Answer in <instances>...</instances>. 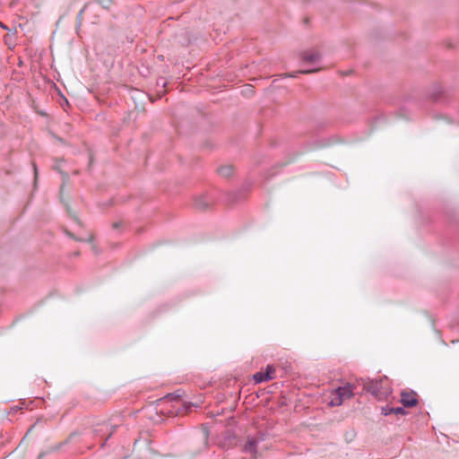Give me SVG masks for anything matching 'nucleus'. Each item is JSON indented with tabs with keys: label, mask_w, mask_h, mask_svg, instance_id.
Listing matches in <instances>:
<instances>
[{
	"label": "nucleus",
	"mask_w": 459,
	"mask_h": 459,
	"mask_svg": "<svg viewBox=\"0 0 459 459\" xmlns=\"http://www.w3.org/2000/svg\"><path fill=\"white\" fill-rule=\"evenodd\" d=\"M363 387L378 400H384L391 394L390 387H383V381L380 380H362Z\"/></svg>",
	"instance_id": "1"
},
{
	"label": "nucleus",
	"mask_w": 459,
	"mask_h": 459,
	"mask_svg": "<svg viewBox=\"0 0 459 459\" xmlns=\"http://www.w3.org/2000/svg\"><path fill=\"white\" fill-rule=\"evenodd\" d=\"M352 396L353 386L351 384L340 386L332 392L329 405L332 407L340 406L343 403L345 400H348Z\"/></svg>",
	"instance_id": "2"
},
{
	"label": "nucleus",
	"mask_w": 459,
	"mask_h": 459,
	"mask_svg": "<svg viewBox=\"0 0 459 459\" xmlns=\"http://www.w3.org/2000/svg\"><path fill=\"white\" fill-rule=\"evenodd\" d=\"M274 373H275L274 368L273 366L268 365L266 367V369L264 372H263V371L256 372L253 376V379L255 380V383H262L264 381H268L274 377Z\"/></svg>",
	"instance_id": "3"
},
{
	"label": "nucleus",
	"mask_w": 459,
	"mask_h": 459,
	"mask_svg": "<svg viewBox=\"0 0 459 459\" xmlns=\"http://www.w3.org/2000/svg\"><path fill=\"white\" fill-rule=\"evenodd\" d=\"M401 403L405 407H412V406L416 405L417 400L413 394L403 393L402 398H401Z\"/></svg>",
	"instance_id": "4"
},
{
	"label": "nucleus",
	"mask_w": 459,
	"mask_h": 459,
	"mask_svg": "<svg viewBox=\"0 0 459 459\" xmlns=\"http://www.w3.org/2000/svg\"><path fill=\"white\" fill-rule=\"evenodd\" d=\"M256 446L257 440L254 438H250L247 443L245 445L243 451L245 453L249 454L252 457H255L256 455Z\"/></svg>",
	"instance_id": "5"
},
{
	"label": "nucleus",
	"mask_w": 459,
	"mask_h": 459,
	"mask_svg": "<svg viewBox=\"0 0 459 459\" xmlns=\"http://www.w3.org/2000/svg\"><path fill=\"white\" fill-rule=\"evenodd\" d=\"M320 59V54L316 51L305 52L303 54V60L308 63H316Z\"/></svg>",
	"instance_id": "6"
},
{
	"label": "nucleus",
	"mask_w": 459,
	"mask_h": 459,
	"mask_svg": "<svg viewBox=\"0 0 459 459\" xmlns=\"http://www.w3.org/2000/svg\"><path fill=\"white\" fill-rule=\"evenodd\" d=\"M218 172L223 177H230L233 173V168L231 166H222L218 169Z\"/></svg>",
	"instance_id": "7"
},
{
	"label": "nucleus",
	"mask_w": 459,
	"mask_h": 459,
	"mask_svg": "<svg viewBox=\"0 0 459 459\" xmlns=\"http://www.w3.org/2000/svg\"><path fill=\"white\" fill-rule=\"evenodd\" d=\"M96 3L108 10L115 4V0H96Z\"/></svg>",
	"instance_id": "8"
},
{
	"label": "nucleus",
	"mask_w": 459,
	"mask_h": 459,
	"mask_svg": "<svg viewBox=\"0 0 459 459\" xmlns=\"http://www.w3.org/2000/svg\"><path fill=\"white\" fill-rule=\"evenodd\" d=\"M393 409L394 408L389 407V406L383 407L382 408V414H384L385 416H387V415L393 413Z\"/></svg>",
	"instance_id": "9"
},
{
	"label": "nucleus",
	"mask_w": 459,
	"mask_h": 459,
	"mask_svg": "<svg viewBox=\"0 0 459 459\" xmlns=\"http://www.w3.org/2000/svg\"><path fill=\"white\" fill-rule=\"evenodd\" d=\"M393 413L395 414H404L405 411L403 407H396L393 409Z\"/></svg>",
	"instance_id": "10"
},
{
	"label": "nucleus",
	"mask_w": 459,
	"mask_h": 459,
	"mask_svg": "<svg viewBox=\"0 0 459 459\" xmlns=\"http://www.w3.org/2000/svg\"><path fill=\"white\" fill-rule=\"evenodd\" d=\"M178 398H179V395L176 396L174 394H168L167 396H165L164 400L173 401V400H176Z\"/></svg>",
	"instance_id": "11"
},
{
	"label": "nucleus",
	"mask_w": 459,
	"mask_h": 459,
	"mask_svg": "<svg viewBox=\"0 0 459 459\" xmlns=\"http://www.w3.org/2000/svg\"><path fill=\"white\" fill-rule=\"evenodd\" d=\"M318 71H320V68H316V69H311V70H302L299 73L300 74H312V73H316V72H318Z\"/></svg>",
	"instance_id": "12"
},
{
	"label": "nucleus",
	"mask_w": 459,
	"mask_h": 459,
	"mask_svg": "<svg viewBox=\"0 0 459 459\" xmlns=\"http://www.w3.org/2000/svg\"><path fill=\"white\" fill-rule=\"evenodd\" d=\"M67 234H68L71 238H74V239H75L74 236L72 233H67ZM76 240H80V241H81L82 239H78V238H76Z\"/></svg>",
	"instance_id": "13"
},
{
	"label": "nucleus",
	"mask_w": 459,
	"mask_h": 459,
	"mask_svg": "<svg viewBox=\"0 0 459 459\" xmlns=\"http://www.w3.org/2000/svg\"><path fill=\"white\" fill-rule=\"evenodd\" d=\"M35 175L37 176V167L34 165Z\"/></svg>",
	"instance_id": "14"
}]
</instances>
